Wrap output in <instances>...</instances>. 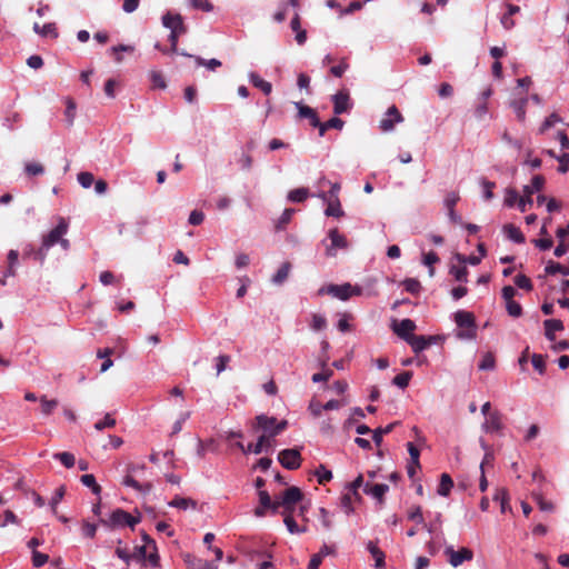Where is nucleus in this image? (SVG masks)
Returning <instances> with one entry per match:
<instances>
[{"label":"nucleus","mask_w":569,"mask_h":569,"mask_svg":"<svg viewBox=\"0 0 569 569\" xmlns=\"http://www.w3.org/2000/svg\"><path fill=\"white\" fill-rule=\"evenodd\" d=\"M532 497L535 501L537 502L538 507L542 511H552L553 505L550 501H546L541 493L533 492Z\"/></svg>","instance_id":"55"},{"label":"nucleus","mask_w":569,"mask_h":569,"mask_svg":"<svg viewBox=\"0 0 569 569\" xmlns=\"http://www.w3.org/2000/svg\"><path fill=\"white\" fill-rule=\"evenodd\" d=\"M388 490H389V486L386 483L371 485V483L367 482L363 486L365 493L377 499L379 502H381L383 500V497L388 492Z\"/></svg>","instance_id":"16"},{"label":"nucleus","mask_w":569,"mask_h":569,"mask_svg":"<svg viewBox=\"0 0 569 569\" xmlns=\"http://www.w3.org/2000/svg\"><path fill=\"white\" fill-rule=\"evenodd\" d=\"M445 553L448 556L449 563L455 568L473 558L472 550L466 547L455 550L452 546H448L445 549Z\"/></svg>","instance_id":"5"},{"label":"nucleus","mask_w":569,"mask_h":569,"mask_svg":"<svg viewBox=\"0 0 569 569\" xmlns=\"http://www.w3.org/2000/svg\"><path fill=\"white\" fill-rule=\"evenodd\" d=\"M270 448H271V440L269 439V437L267 435H261L258 438L257 443H254V445L251 443V452H253L256 455H259L262 451L268 452Z\"/></svg>","instance_id":"30"},{"label":"nucleus","mask_w":569,"mask_h":569,"mask_svg":"<svg viewBox=\"0 0 569 569\" xmlns=\"http://www.w3.org/2000/svg\"><path fill=\"white\" fill-rule=\"evenodd\" d=\"M326 326H327V320L323 316L318 315V313H315L312 316L311 328L315 331H320V330L325 329Z\"/></svg>","instance_id":"62"},{"label":"nucleus","mask_w":569,"mask_h":569,"mask_svg":"<svg viewBox=\"0 0 569 569\" xmlns=\"http://www.w3.org/2000/svg\"><path fill=\"white\" fill-rule=\"evenodd\" d=\"M295 106L298 109L299 118L308 119L309 122H310V126H312L315 128L317 126H320V120H319V117H318L316 110H313L309 106H306V104H303L301 102H296Z\"/></svg>","instance_id":"17"},{"label":"nucleus","mask_w":569,"mask_h":569,"mask_svg":"<svg viewBox=\"0 0 569 569\" xmlns=\"http://www.w3.org/2000/svg\"><path fill=\"white\" fill-rule=\"evenodd\" d=\"M433 342H435V337H432V336L425 337V336H415L413 335L408 340V343L410 345V347L412 348V351L415 353H419V352L423 351Z\"/></svg>","instance_id":"15"},{"label":"nucleus","mask_w":569,"mask_h":569,"mask_svg":"<svg viewBox=\"0 0 569 569\" xmlns=\"http://www.w3.org/2000/svg\"><path fill=\"white\" fill-rule=\"evenodd\" d=\"M408 519L417 523H423V516L421 507L415 506L408 512Z\"/></svg>","instance_id":"63"},{"label":"nucleus","mask_w":569,"mask_h":569,"mask_svg":"<svg viewBox=\"0 0 569 569\" xmlns=\"http://www.w3.org/2000/svg\"><path fill=\"white\" fill-rule=\"evenodd\" d=\"M545 272L547 274H551V276L557 274V273H561L563 276H569V267L561 264L559 262L549 260L546 263Z\"/></svg>","instance_id":"27"},{"label":"nucleus","mask_w":569,"mask_h":569,"mask_svg":"<svg viewBox=\"0 0 569 569\" xmlns=\"http://www.w3.org/2000/svg\"><path fill=\"white\" fill-rule=\"evenodd\" d=\"M392 330L398 337L408 342V340L413 336L416 323L411 319H402L399 322H393Z\"/></svg>","instance_id":"9"},{"label":"nucleus","mask_w":569,"mask_h":569,"mask_svg":"<svg viewBox=\"0 0 569 569\" xmlns=\"http://www.w3.org/2000/svg\"><path fill=\"white\" fill-rule=\"evenodd\" d=\"M329 238L331 240V247L333 249H343L348 247V241L343 234H341L338 229H332L329 232Z\"/></svg>","instance_id":"29"},{"label":"nucleus","mask_w":569,"mask_h":569,"mask_svg":"<svg viewBox=\"0 0 569 569\" xmlns=\"http://www.w3.org/2000/svg\"><path fill=\"white\" fill-rule=\"evenodd\" d=\"M519 199H520V196L517 192V190H515L512 188L506 189V192H505V204L507 207L512 208L516 204L519 206Z\"/></svg>","instance_id":"44"},{"label":"nucleus","mask_w":569,"mask_h":569,"mask_svg":"<svg viewBox=\"0 0 569 569\" xmlns=\"http://www.w3.org/2000/svg\"><path fill=\"white\" fill-rule=\"evenodd\" d=\"M80 481L83 486L91 488L94 495H100L101 487L97 483L96 478L91 473L81 476Z\"/></svg>","instance_id":"38"},{"label":"nucleus","mask_w":569,"mask_h":569,"mask_svg":"<svg viewBox=\"0 0 569 569\" xmlns=\"http://www.w3.org/2000/svg\"><path fill=\"white\" fill-rule=\"evenodd\" d=\"M532 189L531 187H526L523 188V196H520V199H519V209L520 211L525 212L527 211V206H532L533 203V200H532Z\"/></svg>","instance_id":"34"},{"label":"nucleus","mask_w":569,"mask_h":569,"mask_svg":"<svg viewBox=\"0 0 569 569\" xmlns=\"http://www.w3.org/2000/svg\"><path fill=\"white\" fill-rule=\"evenodd\" d=\"M327 6L330 7L331 9L339 10V12L341 14H349V13L360 10L362 8V2L355 0V1L350 2L347 8H342L341 4L337 0H328Z\"/></svg>","instance_id":"20"},{"label":"nucleus","mask_w":569,"mask_h":569,"mask_svg":"<svg viewBox=\"0 0 569 569\" xmlns=\"http://www.w3.org/2000/svg\"><path fill=\"white\" fill-rule=\"evenodd\" d=\"M302 499V492L298 487H290L284 490L281 495V503L283 513L291 512L300 500Z\"/></svg>","instance_id":"8"},{"label":"nucleus","mask_w":569,"mask_h":569,"mask_svg":"<svg viewBox=\"0 0 569 569\" xmlns=\"http://www.w3.org/2000/svg\"><path fill=\"white\" fill-rule=\"evenodd\" d=\"M557 160L559 161L558 171L560 173H566L569 170V153L565 152L557 157Z\"/></svg>","instance_id":"64"},{"label":"nucleus","mask_w":569,"mask_h":569,"mask_svg":"<svg viewBox=\"0 0 569 569\" xmlns=\"http://www.w3.org/2000/svg\"><path fill=\"white\" fill-rule=\"evenodd\" d=\"M455 322L459 328H476L475 317L469 311H457L455 313Z\"/></svg>","instance_id":"18"},{"label":"nucleus","mask_w":569,"mask_h":569,"mask_svg":"<svg viewBox=\"0 0 569 569\" xmlns=\"http://www.w3.org/2000/svg\"><path fill=\"white\" fill-rule=\"evenodd\" d=\"M162 24L170 29L169 42L171 44V51L178 52L179 37L187 32V27L183 23L181 14L167 12L162 17Z\"/></svg>","instance_id":"1"},{"label":"nucleus","mask_w":569,"mask_h":569,"mask_svg":"<svg viewBox=\"0 0 569 569\" xmlns=\"http://www.w3.org/2000/svg\"><path fill=\"white\" fill-rule=\"evenodd\" d=\"M24 171L28 176H39L44 172V168L38 162H28L24 166Z\"/></svg>","instance_id":"54"},{"label":"nucleus","mask_w":569,"mask_h":569,"mask_svg":"<svg viewBox=\"0 0 569 569\" xmlns=\"http://www.w3.org/2000/svg\"><path fill=\"white\" fill-rule=\"evenodd\" d=\"M493 500L499 501L501 505V511L506 512L509 497H508V491L505 488H500L496 491V493L493 496Z\"/></svg>","instance_id":"53"},{"label":"nucleus","mask_w":569,"mask_h":569,"mask_svg":"<svg viewBox=\"0 0 569 569\" xmlns=\"http://www.w3.org/2000/svg\"><path fill=\"white\" fill-rule=\"evenodd\" d=\"M502 231H503V234H505L508 239L512 240L515 243H517V244H521V243H523V242H525V236H523V233H522V232H521V230H520L518 227H516L515 224L509 223V224L503 226Z\"/></svg>","instance_id":"21"},{"label":"nucleus","mask_w":569,"mask_h":569,"mask_svg":"<svg viewBox=\"0 0 569 569\" xmlns=\"http://www.w3.org/2000/svg\"><path fill=\"white\" fill-rule=\"evenodd\" d=\"M505 303H506L507 312L510 317L518 318L522 315V308H521L520 303H518L517 301L510 300Z\"/></svg>","instance_id":"52"},{"label":"nucleus","mask_w":569,"mask_h":569,"mask_svg":"<svg viewBox=\"0 0 569 569\" xmlns=\"http://www.w3.org/2000/svg\"><path fill=\"white\" fill-rule=\"evenodd\" d=\"M496 366L495 357L492 353L487 352L482 356L481 361L478 365L479 370H493Z\"/></svg>","instance_id":"45"},{"label":"nucleus","mask_w":569,"mask_h":569,"mask_svg":"<svg viewBox=\"0 0 569 569\" xmlns=\"http://www.w3.org/2000/svg\"><path fill=\"white\" fill-rule=\"evenodd\" d=\"M515 284L520 288V289H525L527 291H530L532 289V283H531V280L525 276V274H517L515 277Z\"/></svg>","instance_id":"56"},{"label":"nucleus","mask_w":569,"mask_h":569,"mask_svg":"<svg viewBox=\"0 0 569 569\" xmlns=\"http://www.w3.org/2000/svg\"><path fill=\"white\" fill-rule=\"evenodd\" d=\"M190 4L193 9L210 12L213 10V6L209 0H190Z\"/></svg>","instance_id":"58"},{"label":"nucleus","mask_w":569,"mask_h":569,"mask_svg":"<svg viewBox=\"0 0 569 569\" xmlns=\"http://www.w3.org/2000/svg\"><path fill=\"white\" fill-rule=\"evenodd\" d=\"M569 224L567 228H559L557 230V237L559 239V244L556 249H569Z\"/></svg>","instance_id":"42"},{"label":"nucleus","mask_w":569,"mask_h":569,"mask_svg":"<svg viewBox=\"0 0 569 569\" xmlns=\"http://www.w3.org/2000/svg\"><path fill=\"white\" fill-rule=\"evenodd\" d=\"M309 196V190L307 188H298L293 189L289 192L288 199L292 202H302Z\"/></svg>","instance_id":"41"},{"label":"nucleus","mask_w":569,"mask_h":569,"mask_svg":"<svg viewBox=\"0 0 569 569\" xmlns=\"http://www.w3.org/2000/svg\"><path fill=\"white\" fill-rule=\"evenodd\" d=\"M114 426H116V419H113L110 413H106L103 419H101L94 423V429L98 431H102L106 428H112Z\"/></svg>","instance_id":"49"},{"label":"nucleus","mask_w":569,"mask_h":569,"mask_svg":"<svg viewBox=\"0 0 569 569\" xmlns=\"http://www.w3.org/2000/svg\"><path fill=\"white\" fill-rule=\"evenodd\" d=\"M18 261V251H9L8 254V269L4 271V278L14 276V268Z\"/></svg>","instance_id":"48"},{"label":"nucleus","mask_w":569,"mask_h":569,"mask_svg":"<svg viewBox=\"0 0 569 569\" xmlns=\"http://www.w3.org/2000/svg\"><path fill=\"white\" fill-rule=\"evenodd\" d=\"M403 287L406 291L417 295L420 291V282L417 279L408 278L403 281Z\"/></svg>","instance_id":"60"},{"label":"nucleus","mask_w":569,"mask_h":569,"mask_svg":"<svg viewBox=\"0 0 569 569\" xmlns=\"http://www.w3.org/2000/svg\"><path fill=\"white\" fill-rule=\"evenodd\" d=\"M256 420L258 427L263 430V435H267L270 440L280 435L288 426L287 420L278 421L277 418L266 415H259Z\"/></svg>","instance_id":"2"},{"label":"nucleus","mask_w":569,"mask_h":569,"mask_svg":"<svg viewBox=\"0 0 569 569\" xmlns=\"http://www.w3.org/2000/svg\"><path fill=\"white\" fill-rule=\"evenodd\" d=\"M543 326H545V336L549 341H555V339H556L555 332L556 331L563 330V323L559 319H547L543 321Z\"/></svg>","instance_id":"19"},{"label":"nucleus","mask_w":569,"mask_h":569,"mask_svg":"<svg viewBox=\"0 0 569 569\" xmlns=\"http://www.w3.org/2000/svg\"><path fill=\"white\" fill-rule=\"evenodd\" d=\"M53 458L59 460L66 468H71L76 463V458L70 452H58L53 455Z\"/></svg>","instance_id":"43"},{"label":"nucleus","mask_w":569,"mask_h":569,"mask_svg":"<svg viewBox=\"0 0 569 569\" xmlns=\"http://www.w3.org/2000/svg\"><path fill=\"white\" fill-rule=\"evenodd\" d=\"M129 513L122 509H116L111 512L108 520L101 519L100 522L104 526H109L112 528L116 527H124L126 522H128Z\"/></svg>","instance_id":"13"},{"label":"nucleus","mask_w":569,"mask_h":569,"mask_svg":"<svg viewBox=\"0 0 569 569\" xmlns=\"http://www.w3.org/2000/svg\"><path fill=\"white\" fill-rule=\"evenodd\" d=\"M290 270H291V263L290 262L286 261L283 263H281V266L279 267L277 272L272 276L271 282L274 286L283 284L286 282V280L288 279Z\"/></svg>","instance_id":"22"},{"label":"nucleus","mask_w":569,"mask_h":569,"mask_svg":"<svg viewBox=\"0 0 569 569\" xmlns=\"http://www.w3.org/2000/svg\"><path fill=\"white\" fill-rule=\"evenodd\" d=\"M367 549L375 559V566L377 568H382L385 566V552L380 550L378 546L372 541L368 542Z\"/></svg>","instance_id":"24"},{"label":"nucleus","mask_w":569,"mask_h":569,"mask_svg":"<svg viewBox=\"0 0 569 569\" xmlns=\"http://www.w3.org/2000/svg\"><path fill=\"white\" fill-rule=\"evenodd\" d=\"M134 51V47L128 44H119L110 48L111 54L114 57V61L120 63L123 58L120 56V52H129L132 53Z\"/></svg>","instance_id":"39"},{"label":"nucleus","mask_w":569,"mask_h":569,"mask_svg":"<svg viewBox=\"0 0 569 569\" xmlns=\"http://www.w3.org/2000/svg\"><path fill=\"white\" fill-rule=\"evenodd\" d=\"M361 293V289L357 287H352L350 283L343 284H329L328 295L332 297L346 301L352 296H358Z\"/></svg>","instance_id":"6"},{"label":"nucleus","mask_w":569,"mask_h":569,"mask_svg":"<svg viewBox=\"0 0 569 569\" xmlns=\"http://www.w3.org/2000/svg\"><path fill=\"white\" fill-rule=\"evenodd\" d=\"M479 252H480V254H478V256L471 254L468 257L457 252L456 259L462 264L469 263L471 266H477L480 263V261L482 260V258L485 257V253H486V251H479Z\"/></svg>","instance_id":"32"},{"label":"nucleus","mask_w":569,"mask_h":569,"mask_svg":"<svg viewBox=\"0 0 569 569\" xmlns=\"http://www.w3.org/2000/svg\"><path fill=\"white\" fill-rule=\"evenodd\" d=\"M403 121V117L400 113L399 109L396 106H391L388 108L385 117L379 122V128L383 132L392 131L396 123H400Z\"/></svg>","instance_id":"7"},{"label":"nucleus","mask_w":569,"mask_h":569,"mask_svg":"<svg viewBox=\"0 0 569 569\" xmlns=\"http://www.w3.org/2000/svg\"><path fill=\"white\" fill-rule=\"evenodd\" d=\"M41 403V412L43 416H50L53 410L58 407V400L56 399H47L46 396L39 398Z\"/></svg>","instance_id":"35"},{"label":"nucleus","mask_w":569,"mask_h":569,"mask_svg":"<svg viewBox=\"0 0 569 569\" xmlns=\"http://www.w3.org/2000/svg\"><path fill=\"white\" fill-rule=\"evenodd\" d=\"M561 118L557 113H551L543 123L541 124L539 131L540 133L546 132L548 129H550L555 123L560 122Z\"/></svg>","instance_id":"61"},{"label":"nucleus","mask_w":569,"mask_h":569,"mask_svg":"<svg viewBox=\"0 0 569 569\" xmlns=\"http://www.w3.org/2000/svg\"><path fill=\"white\" fill-rule=\"evenodd\" d=\"M250 81L253 87L260 89L264 94H270L272 91V84L263 80L259 74L250 73Z\"/></svg>","instance_id":"28"},{"label":"nucleus","mask_w":569,"mask_h":569,"mask_svg":"<svg viewBox=\"0 0 569 569\" xmlns=\"http://www.w3.org/2000/svg\"><path fill=\"white\" fill-rule=\"evenodd\" d=\"M284 515V519H283V522L288 529V531L290 533H302V532H306V527H299L297 525V522L295 521V519L292 518V516L290 515V512H287V513H283Z\"/></svg>","instance_id":"37"},{"label":"nucleus","mask_w":569,"mask_h":569,"mask_svg":"<svg viewBox=\"0 0 569 569\" xmlns=\"http://www.w3.org/2000/svg\"><path fill=\"white\" fill-rule=\"evenodd\" d=\"M411 377L412 373L410 371L401 372L393 378L392 383L401 389H405L408 387Z\"/></svg>","instance_id":"46"},{"label":"nucleus","mask_w":569,"mask_h":569,"mask_svg":"<svg viewBox=\"0 0 569 569\" xmlns=\"http://www.w3.org/2000/svg\"><path fill=\"white\" fill-rule=\"evenodd\" d=\"M453 487V481L448 473H442L440 477V483L437 489V493L441 497H448Z\"/></svg>","instance_id":"26"},{"label":"nucleus","mask_w":569,"mask_h":569,"mask_svg":"<svg viewBox=\"0 0 569 569\" xmlns=\"http://www.w3.org/2000/svg\"><path fill=\"white\" fill-rule=\"evenodd\" d=\"M481 429L487 433L500 432L503 429L502 415L499 411H492L486 418Z\"/></svg>","instance_id":"10"},{"label":"nucleus","mask_w":569,"mask_h":569,"mask_svg":"<svg viewBox=\"0 0 569 569\" xmlns=\"http://www.w3.org/2000/svg\"><path fill=\"white\" fill-rule=\"evenodd\" d=\"M315 476L319 485H325L332 479L331 470L327 469L325 465H319V467L315 470Z\"/></svg>","instance_id":"33"},{"label":"nucleus","mask_w":569,"mask_h":569,"mask_svg":"<svg viewBox=\"0 0 569 569\" xmlns=\"http://www.w3.org/2000/svg\"><path fill=\"white\" fill-rule=\"evenodd\" d=\"M278 461L288 470H296L301 466L300 450L297 448L283 449L278 455Z\"/></svg>","instance_id":"4"},{"label":"nucleus","mask_w":569,"mask_h":569,"mask_svg":"<svg viewBox=\"0 0 569 569\" xmlns=\"http://www.w3.org/2000/svg\"><path fill=\"white\" fill-rule=\"evenodd\" d=\"M122 483L127 487H131L133 488L136 491L138 492H142V493H148L151 491L152 489V485L151 483H144V485H141L133 477H131L130 475H127L123 480H122Z\"/></svg>","instance_id":"25"},{"label":"nucleus","mask_w":569,"mask_h":569,"mask_svg":"<svg viewBox=\"0 0 569 569\" xmlns=\"http://www.w3.org/2000/svg\"><path fill=\"white\" fill-rule=\"evenodd\" d=\"M531 363L533 366V368L540 373H545V369H546V361H545V358L543 356L541 355H538V353H533L532 357H531Z\"/></svg>","instance_id":"59"},{"label":"nucleus","mask_w":569,"mask_h":569,"mask_svg":"<svg viewBox=\"0 0 569 569\" xmlns=\"http://www.w3.org/2000/svg\"><path fill=\"white\" fill-rule=\"evenodd\" d=\"M345 126V121L341 120L338 117H333L330 120L326 122H320V126H317L316 128L319 129V136L323 137L329 129H337L341 130Z\"/></svg>","instance_id":"23"},{"label":"nucleus","mask_w":569,"mask_h":569,"mask_svg":"<svg viewBox=\"0 0 569 569\" xmlns=\"http://www.w3.org/2000/svg\"><path fill=\"white\" fill-rule=\"evenodd\" d=\"M68 231V222L63 219H59V223L53 228L44 238L43 246L47 248L60 244L63 248L69 247V241L63 238Z\"/></svg>","instance_id":"3"},{"label":"nucleus","mask_w":569,"mask_h":569,"mask_svg":"<svg viewBox=\"0 0 569 569\" xmlns=\"http://www.w3.org/2000/svg\"><path fill=\"white\" fill-rule=\"evenodd\" d=\"M194 60L198 66H203V67L208 68L209 70H216L217 68H219L221 66V61H219L218 59H214V58L210 59V60H204L201 57H194Z\"/></svg>","instance_id":"57"},{"label":"nucleus","mask_w":569,"mask_h":569,"mask_svg":"<svg viewBox=\"0 0 569 569\" xmlns=\"http://www.w3.org/2000/svg\"><path fill=\"white\" fill-rule=\"evenodd\" d=\"M396 425H397V422H392V423H389L386 427H379V428L372 430V440L376 443V446H380L381 445L382 437H385V435L391 432Z\"/></svg>","instance_id":"31"},{"label":"nucleus","mask_w":569,"mask_h":569,"mask_svg":"<svg viewBox=\"0 0 569 569\" xmlns=\"http://www.w3.org/2000/svg\"><path fill=\"white\" fill-rule=\"evenodd\" d=\"M438 261H439V258L436 254V252L429 251L427 254H425L422 262L425 266H427L429 268L430 277H433V274H435L433 264Z\"/></svg>","instance_id":"51"},{"label":"nucleus","mask_w":569,"mask_h":569,"mask_svg":"<svg viewBox=\"0 0 569 569\" xmlns=\"http://www.w3.org/2000/svg\"><path fill=\"white\" fill-rule=\"evenodd\" d=\"M450 274L453 276L457 281L467 282L468 272L465 266L452 264L450 267Z\"/></svg>","instance_id":"47"},{"label":"nucleus","mask_w":569,"mask_h":569,"mask_svg":"<svg viewBox=\"0 0 569 569\" xmlns=\"http://www.w3.org/2000/svg\"><path fill=\"white\" fill-rule=\"evenodd\" d=\"M335 114L348 112L351 108L350 96L347 91H339L332 97Z\"/></svg>","instance_id":"11"},{"label":"nucleus","mask_w":569,"mask_h":569,"mask_svg":"<svg viewBox=\"0 0 569 569\" xmlns=\"http://www.w3.org/2000/svg\"><path fill=\"white\" fill-rule=\"evenodd\" d=\"M170 507L186 510L189 507L196 508V502L189 498L176 497L169 502Z\"/></svg>","instance_id":"40"},{"label":"nucleus","mask_w":569,"mask_h":569,"mask_svg":"<svg viewBox=\"0 0 569 569\" xmlns=\"http://www.w3.org/2000/svg\"><path fill=\"white\" fill-rule=\"evenodd\" d=\"M64 492H66V489L63 486H61L56 490V492L51 497L49 505L51 507L52 512H54V513L57 512V507L63 499Z\"/></svg>","instance_id":"50"},{"label":"nucleus","mask_w":569,"mask_h":569,"mask_svg":"<svg viewBox=\"0 0 569 569\" xmlns=\"http://www.w3.org/2000/svg\"><path fill=\"white\" fill-rule=\"evenodd\" d=\"M527 98H521L519 100L512 101L511 107L518 118L519 121H523L526 118V106Z\"/></svg>","instance_id":"36"},{"label":"nucleus","mask_w":569,"mask_h":569,"mask_svg":"<svg viewBox=\"0 0 569 569\" xmlns=\"http://www.w3.org/2000/svg\"><path fill=\"white\" fill-rule=\"evenodd\" d=\"M319 197L327 202L326 216L341 218L345 214L339 198H327L326 194H319Z\"/></svg>","instance_id":"14"},{"label":"nucleus","mask_w":569,"mask_h":569,"mask_svg":"<svg viewBox=\"0 0 569 569\" xmlns=\"http://www.w3.org/2000/svg\"><path fill=\"white\" fill-rule=\"evenodd\" d=\"M183 560L189 569H218L216 562L196 557L191 553H186Z\"/></svg>","instance_id":"12"}]
</instances>
